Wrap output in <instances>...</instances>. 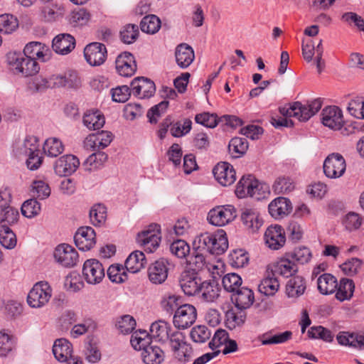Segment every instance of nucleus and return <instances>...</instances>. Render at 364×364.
Masks as SVG:
<instances>
[{"instance_id": "nucleus-1", "label": "nucleus", "mask_w": 364, "mask_h": 364, "mask_svg": "<svg viewBox=\"0 0 364 364\" xmlns=\"http://www.w3.org/2000/svg\"><path fill=\"white\" fill-rule=\"evenodd\" d=\"M322 102L319 99H316L306 104L300 102H294L289 106L279 108V112L286 118L276 119L272 118V124L275 127H291L294 125L291 119L287 117H296L299 122H307L311 117L316 114L321 108Z\"/></svg>"}, {"instance_id": "nucleus-2", "label": "nucleus", "mask_w": 364, "mask_h": 364, "mask_svg": "<svg viewBox=\"0 0 364 364\" xmlns=\"http://www.w3.org/2000/svg\"><path fill=\"white\" fill-rule=\"evenodd\" d=\"M196 239L199 247L213 255H221L228 247V237L223 230H218L214 234L202 233Z\"/></svg>"}, {"instance_id": "nucleus-3", "label": "nucleus", "mask_w": 364, "mask_h": 364, "mask_svg": "<svg viewBox=\"0 0 364 364\" xmlns=\"http://www.w3.org/2000/svg\"><path fill=\"white\" fill-rule=\"evenodd\" d=\"M7 61L15 74L23 77L32 76L39 72L40 67L36 60L18 53H9Z\"/></svg>"}, {"instance_id": "nucleus-4", "label": "nucleus", "mask_w": 364, "mask_h": 364, "mask_svg": "<svg viewBox=\"0 0 364 364\" xmlns=\"http://www.w3.org/2000/svg\"><path fill=\"white\" fill-rule=\"evenodd\" d=\"M52 289L46 282L36 283L29 291L27 301L33 308H41L45 306L50 300Z\"/></svg>"}, {"instance_id": "nucleus-5", "label": "nucleus", "mask_w": 364, "mask_h": 364, "mask_svg": "<svg viewBox=\"0 0 364 364\" xmlns=\"http://www.w3.org/2000/svg\"><path fill=\"white\" fill-rule=\"evenodd\" d=\"M236 210L230 205L217 206L208 214V220L215 226H224L236 218Z\"/></svg>"}, {"instance_id": "nucleus-6", "label": "nucleus", "mask_w": 364, "mask_h": 364, "mask_svg": "<svg viewBox=\"0 0 364 364\" xmlns=\"http://www.w3.org/2000/svg\"><path fill=\"white\" fill-rule=\"evenodd\" d=\"M323 168V172L328 178H340L346 169V160L341 154L332 153L326 158Z\"/></svg>"}, {"instance_id": "nucleus-7", "label": "nucleus", "mask_w": 364, "mask_h": 364, "mask_svg": "<svg viewBox=\"0 0 364 364\" xmlns=\"http://www.w3.org/2000/svg\"><path fill=\"white\" fill-rule=\"evenodd\" d=\"M197 311L191 304L181 305L176 311L173 322L177 328L185 329L191 326L196 320Z\"/></svg>"}, {"instance_id": "nucleus-8", "label": "nucleus", "mask_w": 364, "mask_h": 364, "mask_svg": "<svg viewBox=\"0 0 364 364\" xmlns=\"http://www.w3.org/2000/svg\"><path fill=\"white\" fill-rule=\"evenodd\" d=\"M82 275L88 284H97L104 278L105 269L98 260L90 259L83 264Z\"/></svg>"}, {"instance_id": "nucleus-9", "label": "nucleus", "mask_w": 364, "mask_h": 364, "mask_svg": "<svg viewBox=\"0 0 364 364\" xmlns=\"http://www.w3.org/2000/svg\"><path fill=\"white\" fill-rule=\"evenodd\" d=\"M107 53L105 46L98 42L91 43L84 49L85 60L92 66L103 64L107 58Z\"/></svg>"}, {"instance_id": "nucleus-10", "label": "nucleus", "mask_w": 364, "mask_h": 364, "mask_svg": "<svg viewBox=\"0 0 364 364\" xmlns=\"http://www.w3.org/2000/svg\"><path fill=\"white\" fill-rule=\"evenodd\" d=\"M201 282L202 279L198 274L191 270L182 272L179 278L180 287L188 296H196L198 294Z\"/></svg>"}, {"instance_id": "nucleus-11", "label": "nucleus", "mask_w": 364, "mask_h": 364, "mask_svg": "<svg viewBox=\"0 0 364 364\" xmlns=\"http://www.w3.org/2000/svg\"><path fill=\"white\" fill-rule=\"evenodd\" d=\"M77 247L82 251H87L96 243V233L90 226L81 227L77 229L74 236Z\"/></svg>"}, {"instance_id": "nucleus-12", "label": "nucleus", "mask_w": 364, "mask_h": 364, "mask_svg": "<svg viewBox=\"0 0 364 364\" xmlns=\"http://www.w3.org/2000/svg\"><path fill=\"white\" fill-rule=\"evenodd\" d=\"M54 257L58 262L66 267H74L78 262V253L72 246L59 245L54 251Z\"/></svg>"}, {"instance_id": "nucleus-13", "label": "nucleus", "mask_w": 364, "mask_h": 364, "mask_svg": "<svg viewBox=\"0 0 364 364\" xmlns=\"http://www.w3.org/2000/svg\"><path fill=\"white\" fill-rule=\"evenodd\" d=\"M153 225L137 235V242L144 246V250L149 253L154 252L159 246L161 241L160 232L158 229H153Z\"/></svg>"}, {"instance_id": "nucleus-14", "label": "nucleus", "mask_w": 364, "mask_h": 364, "mask_svg": "<svg viewBox=\"0 0 364 364\" xmlns=\"http://www.w3.org/2000/svg\"><path fill=\"white\" fill-rule=\"evenodd\" d=\"M321 122L331 129L338 130L344 123L341 109L336 106L325 107L321 112Z\"/></svg>"}, {"instance_id": "nucleus-15", "label": "nucleus", "mask_w": 364, "mask_h": 364, "mask_svg": "<svg viewBox=\"0 0 364 364\" xmlns=\"http://www.w3.org/2000/svg\"><path fill=\"white\" fill-rule=\"evenodd\" d=\"M169 263L164 259L155 261L148 268V277L149 281L154 284L164 283L168 274Z\"/></svg>"}, {"instance_id": "nucleus-16", "label": "nucleus", "mask_w": 364, "mask_h": 364, "mask_svg": "<svg viewBox=\"0 0 364 364\" xmlns=\"http://www.w3.org/2000/svg\"><path fill=\"white\" fill-rule=\"evenodd\" d=\"M213 173L215 179L223 186L234 183L236 173L233 166L228 162H220L213 168Z\"/></svg>"}, {"instance_id": "nucleus-17", "label": "nucleus", "mask_w": 364, "mask_h": 364, "mask_svg": "<svg viewBox=\"0 0 364 364\" xmlns=\"http://www.w3.org/2000/svg\"><path fill=\"white\" fill-rule=\"evenodd\" d=\"M80 165L79 159L74 155L67 154L60 157L55 163L54 170L60 176H70Z\"/></svg>"}, {"instance_id": "nucleus-18", "label": "nucleus", "mask_w": 364, "mask_h": 364, "mask_svg": "<svg viewBox=\"0 0 364 364\" xmlns=\"http://www.w3.org/2000/svg\"><path fill=\"white\" fill-rule=\"evenodd\" d=\"M265 243L272 250H279L286 242L285 232L279 225L269 226L264 233Z\"/></svg>"}, {"instance_id": "nucleus-19", "label": "nucleus", "mask_w": 364, "mask_h": 364, "mask_svg": "<svg viewBox=\"0 0 364 364\" xmlns=\"http://www.w3.org/2000/svg\"><path fill=\"white\" fill-rule=\"evenodd\" d=\"M131 86L133 95L141 99L149 98L156 91L154 82L144 77L134 78Z\"/></svg>"}, {"instance_id": "nucleus-20", "label": "nucleus", "mask_w": 364, "mask_h": 364, "mask_svg": "<svg viewBox=\"0 0 364 364\" xmlns=\"http://www.w3.org/2000/svg\"><path fill=\"white\" fill-rule=\"evenodd\" d=\"M116 70L124 77H131L136 70V63L134 55L129 52L119 54L116 60Z\"/></svg>"}, {"instance_id": "nucleus-21", "label": "nucleus", "mask_w": 364, "mask_h": 364, "mask_svg": "<svg viewBox=\"0 0 364 364\" xmlns=\"http://www.w3.org/2000/svg\"><path fill=\"white\" fill-rule=\"evenodd\" d=\"M23 55L34 60L38 59L43 62L50 60L51 53L49 48L38 41L27 43L23 49Z\"/></svg>"}, {"instance_id": "nucleus-22", "label": "nucleus", "mask_w": 364, "mask_h": 364, "mask_svg": "<svg viewBox=\"0 0 364 364\" xmlns=\"http://www.w3.org/2000/svg\"><path fill=\"white\" fill-rule=\"evenodd\" d=\"M220 291L219 285L215 280H202L198 294L196 296L205 302H213L219 297Z\"/></svg>"}, {"instance_id": "nucleus-23", "label": "nucleus", "mask_w": 364, "mask_h": 364, "mask_svg": "<svg viewBox=\"0 0 364 364\" xmlns=\"http://www.w3.org/2000/svg\"><path fill=\"white\" fill-rule=\"evenodd\" d=\"M206 252L204 248H202L200 246L199 247L197 239L196 238L193 243V252L188 255L189 256L186 259L187 264L191 269H190L191 271L196 272L203 269L206 264L205 256Z\"/></svg>"}, {"instance_id": "nucleus-24", "label": "nucleus", "mask_w": 364, "mask_h": 364, "mask_svg": "<svg viewBox=\"0 0 364 364\" xmlns=\"http://www.w3.org/2000/svg\"><path fill=\"white\" fill-rule=\"evenodd\" d=\"M292 209L291 201L284 197H278L268 206L269 213L275 219L283 218L289 215Z\"/></svg>"}, {"instance_id": "nucleus-25", "label": "nucleus", "mask_w": 364, "mask_h": 364, "mask_svg": "<svg viewBox=\"0 0 364 364\" xmlns=\"http://www.w3.org/2000/svg\"><path fill=\"white\" fill-rule=\"evenodd\" d=\"M306 289V282L301 276H295L289 279L285 287V294L289 299L296 300L302 296Z\"/></svg>"}, {"instance_id": "nucleus-26", "label": "nucleus", "mask_w": 364, "mask_h": 364, "mask_svg": "<svg viewBox=\"0 0 364 364\" xmlns=\"http://www.w3.org/2000/svg\"><path fill=\"white\" fill-rule=\"evenodd\" d=\"M75 47V40L68 33H61L53 40L52 48L53 50L61 55L70 53Z\"/></svg>"}, {"instance_id": "nucleus-27", "label": "nucleus", "mask_w": 364, "mask_h": 364, "mask_svg": "<svg viewBox=\"0 0 364 364\" xmlns=\"http://www.w3.org/2000/svg\"><path fill=\"white\" fill-rule=\"evenodd\" d=\"M56 87H67L69 89H78L81 85V80L77 71L69 70L63 74L54 75Z\"/></svg>"}, {"instance_id": "nucleus-28", "label": "nucleus", "mask_w": 364, "mask_h": 364, "mask_svg": "<svg viewBox=\"0 0 364 364\" xmlns=\"http://www.w3.org/2000/svg\"><path fill=\"white\" fill-rule=\"evenodd\" d=\"M241 220L245 228L252 233L256 232L262 225L259 213L252 208L242 209Z\"/></svg>"}, {"instance_id": "nucleus-29", "label": "nucleus", "mask_w": 364, "mask_h": 364, "mask_svg": "<svg viewBox=\"0 0 364 364\" xmlns=\"http://www.w3.org/2000/svg\"><path fill=\"white\" fill-rule=\"evenodd\" d=\"M175 57L177 65L182 69L187 68L195 59V54L192 47L186 43L177 46L175 50Z\"/></svg>"}, {"instance_id": "nucleus-30", "label": "nucleus", "mask_w": 364, "mask_h": 364, "mask_svg": "<svg viewBox=\"0 0 364 364\" xmlns=\"http://www.w3.org/2000/svg\"><path fill=\"white\" fill-rule=\"evenodd\" d=\"M254 299L253 291L245 287H242L231 296L232 301L240 310L249 308L253 304Z\"/></svg>"}, {"instance_id": "nucleus-31", "label": "nucleus", "mask_w": 364, "mask_h": 364, "mask_svg": "<svg viewBox=\"0 0 364 364\" xmlns=\"http://www.w3.org/2000/svg\"><path fill=\"white\" fill-rule=\"evenodd\" d=\"M338 343L359 350L364 349V336L346 331L339 332L336 336Z\"/></svg>"}, {"instance_id": "nucleus-32", "label": "nucleus", "mask_w": 364, "mask_h": 364, "mask_svg": "<svg viewBox=\"0 0 364 364\" xmlns=\"http://www.w3.org/2000/svg\"><path fill=\"white\" fill-rule=\"evenodd\" d=\"M72 344L65 338L57 339L53 346V353L60 362H65L72 357Z\"/></svg>"}, {"instance_id": "nucleus-33", "label": "nucleus", "mask_w": 364, "mask_h": 364, "mask_svg": "<svg viewBox=\"0 0 364 364\" xmlns=\"http://www.w3.org/2000/svg\"><path fill=\"white\" fill-rule=\"evenodd\" d=\"M257 180H256L252 175L247 176H244L241 178L237 184L235 189V194L238 198H242L249 195L255 193V188H257Z\"/></svg>"}, {"instance_id": "nucleus-34", "label": "nucleus", "mask_w": 364, "mask_h": 364, "mask_svg": "<svg viewBox=\"0 0 364 364\" xmlns=\"http://www.w3.org/2000/svg\"><path fill=\"white\" fill-rule=\"evenodd\" d=\"M279 283L273 272H267L266 276L260 282L258 290L265 296H273L278 291Z\"/></svg>"}, {"instance_id": "nucleus-35", "label": "nucleus", "mask_w": 364, "mask_h": 364, "mask_svg": "<svg viewBox=\"0 0 364 364\" xmlns=\"http://www.w3.org/2000/svg\"><path fill=\"white\" fill-rule=\"evenodd\" d=\"M141 356L145 364H161L164 360V351L152 343L144 348Z\"/></svg>"}, {"instance_id": "nucleus-36", "label": "nucleus", "mask_w": 364, "mask_h": 364, "mask_svg": "<svg viewBox=\"0 0 364 364\" xmlns=\"http://www.w3.org/2000/svg\"><path fill=\"white\" fill-rule=\"evenodd\" d=\"M146 263L145 255L141 251L132 252L125 261V267L127 271L132 273L139 272L144 267Z\"/></svg>"}, {"instance_id": "nucleus-37", "label": "nucleus", "mask_w": 364, "mask_h": 364, "mask_svg": "<svg viewBox=\"0 0 364 364\" xmlns=\"http://www.w3.org/2000/svg\"><path fill=\"white\" fill-rule=\"evenodd\" d=\"M82 122L90 130H97L104 126L105 119L104 115L99 110H92L85 113Z\"/></svg>"}, {"instance_id": "nucleus-38", "label": "nucleus", "mask_w": 364, "mask_h": 364, "mask_svg": "<svg viewBox=\"0 0 364 364\" xmlns=\"http://www.w3.org/2000/svg\"><path fill=\"white\" fill-rule=\"evenodd\" d=\"M317 284L319 292L324 295L334 293L338 287L336 278L328 273L323 274L318 278Z\"/></svg>"}, {"instance_id": "nucleus-39", "label": "nucleus", "mask_w": 364, "mask_h": 364, "mask_svg": "<svg viewBox=\"0 0 364 364\" xmlns=\"http://www.w3.org/2000/svg\"><path fill=\"white\" fill-rule=\"evenodd\" d=\"M354 289L353 281L348 278H343L340 280L339 284L338 283L336 298L340 301L349 300L353 295Z\"/></svg>"}, {"instance_id": "nucleus-40", "label": "nucleus", "mask_w": 364, "mask_h": 364, "mask_svg": "<svg viewBox=\"0 0 364 364\" xmlns=\"http://www.w3.org/2000/svg\"><path fill=\"white\" fill-rule=\"evenodd\" d=\"M171 330L168 323L163 321H156L150 327V336L159 341H165L168 340Z\"/></svg>"}, {"instance_id": "nucleus-41", "label": "nucleus", "mask_w": 364, "mask_h": 364, "mask_svg": "<svg viewBox=\"0 0 364 364\" xmlns=\"http://www.w3.org/2000/svg\"><path fill=\"white\" fill-rule=\"evenodd\" d=\"M107 160V155L102 151H97L88 156L83 163L85 169L87 171H93L101 168Z\"/></svg>"}, {"instance_id": "nucleus-42", "label": "nucleus", "mask_w": 364, "mask_h": 364, "mask_svg": "<svg viewBox=\"0 0 364 364\" xmlns=\"http://www.w3.org/2000/svg\"><path fill=\"white\" fill-rule=\"evenodd\" d=\"M39 144L38 139L34 136H27L23 144L16 149V155L20 156H26L28 154H33L38 151Z\"/></svg>"}, {"instance_id": "nucleus-43", "label": "nucleus", "mask_w": 364, "mask_h": 364, "mask_svg": "<svg viewBox=\"0 0 364 364\" xmlns=\"http://www.w3.org/2000/svg\"><path fill=\"white\" fill-rule=\"evenodd\" d=\"M248 146L249 144L246 139L234 137L229 142V153L232 157L239 158L246 153Z\"/></svg>"}, {"instance_id": "nucleus-44", "label": "nucleus", "mask_w": 364, "mask_h": 364, "mask_svg": "<svg viewBox=\"0 0 364 364\" xmlns=\"http://www.w3.org/2000/svg\"><path fill=\"white\" fill-rule=\"evenodd\" d=\"M298 271L297 265L289 257L282 259L277 262L275 272L284 277H289L296 273Z\"/></svg>"}, {"instance_id": "nucleus-45", "label": "nucleus", "mask_w": 364, "mask_h": 364, "mask_svg": "<svg viewBox=\"0 0 364 364\" xmlns=\"http://www.w3.org/2000/svg\"><path fill=\"white\" fill-rule=\"evenodd\" d=\"M43 149L48 156L57 157L63 152L64 146L60 140L53 137L46 140Z\"/></svg>"}, {"instance_id": "nucleus-46", "label": "nucleus", "mask_w": 364, "mask_h": 364, "mask_svg": "<svg viewBox=\"0 0 364 364\" xmlns=\"http://www.w3.org/2000/svg\"><path fill=\"white\" fill-rule=\"evenodd\" d=\"M242 278L236 273L227 274L222 279V284L224 289L232 293V294L242 287Z\"/></svg>"}, {"instance_id": "nucleus-47", "label": "nucleus", "mask_w": 364, "mask_h": 364, "mask_svg": "<svg viewBox=\"0 0 364 364\" xmlns=\"http://www.w3.org/2000/svg\"><path fill=\"white\" fill-rule=\"evenodd\" d=\"M287 257L291 258L294 262L304 264L310 262L312 253L309 248L300 246L296 247L291 252L287 254Z\"/></svg>"}, {"instance_id": "nucleus-48", "label": "nucleus", "mask_w": 364, "mask_h": 364, "mask_svg": "<svg viewBox=\"0 0 364 364\" xmlns=\"http://www.w3.org/2000/svg\"><path fill=\"white\" fill-rule=\"evenodd\" d=\"M130 342L135 350L142 351L152 343L151 342V338L146 331L134 332L132 335Z\"/></svg>"}, {"instance_id": "nucleus-49", "label": "nucleus", "mask_w": 364, "mask_h": 364, "mask_svg": "<svg viewBox=\"0 0 364 364\" xmlns=\"http://www.w3.org/2000/svg\"><path fill=\"white\" fill-rule=\"evenodd\" d=\"M90 221L95 226L102 225L107 218V208L102 204L94 205L90 210Z\"/></svg>"}, {"instance_id": "nucleus-50", "label": "nucleus", "mask_w": 364, "mask_h": 364, "mask_svg": "<svg viewBox=\"0 0 364 364\" xmlns=\"http://www.w3.org/2000/svg\"><path fill=\"white\" fill-rule=\"evenodd\" d=\"M0 243L6 249H13L16 245V237L7 225L0 226Z\"/></svg>"}, {"instance_id": "nucleus-51", "label": "nucleus", "mask_w": 364, "mask_h": 364, "mask_svg": "<svg viewBox=\"0 0 364 364\" xmlns=\"http://www.w3.org/2000/svg\"><path fill=\"white\" fill-rule=\"evenodd\" d=\"M141 30L146 33H156L161 27V21L156 15L144 16L140 23Z\"/></svg>"}, {"instance_id": "nucleus-52", "label": "nucleus", "mask_w": 364, "mask_h": 364, "mask_svg": "<svg viewBox=\"0 0 364 364\" xmlns=\"http://www.w3.org/2000/svg\"><path fill=\"white\" fill-rule=\"evenodd\" d=\"M228 327L230 329L235 328L245 323L246 315L242 310H228L225 314Z\"/></svg>"}, {"instance_id": "nucleus-53", "label": "nucleus", "mask_w": 364, "mask_h": 364, "mask_svg": "<svg viewBox=\"0 0 364 364\" xmlns=\"http://www.w3.org/2000/svg\"><path fill=\"white\" fill-rule=\"evenodd\" d=\"M295 188L292 179L289 177H279L272 186V189L276 194H286L291 192Z\"/></svg>"}, {"instance_id": "nucleus-54", "label": "nucleus", "mask_w": 364, "mask_h": 364, "mask_svg": "<svg viewBox=\"0 0 364 364\" xmlns=\"http://www.w3.org/2000/svg\"><path fill=\"white\" fill-rule=\"evenodd\" d=\"M18 27V19L11 14L0 15V33L10 34Z\"/></svg>"}, {"instance_id": "nucleus-55", "label": "nucleus", "mask_w": 364, "mask_h": 364, "mask_svg": "<svg viewBox=\"0 0 364 364\" xmlns=\"http://www.w3.org/2000/svg\"><path fill=\"white\" fill-rule=\"evenodd\" d=\"M139 28L135 24H127L120 31V38L124 43L132 44L139 36Z\"/></svg>"}, {"instance_id": "nucleus-56", "label": "nucleus", "mask_w": 364, "mask_h": 364, "mask_svg": "<svg viewBox=\"0 0 364 364\" xmlns=\"http://www.w3.org/2000/svg\"><path fill=\"white\" fill-rule=\"evenodd\" d=\"M211 331L205 325H198L191 329L190 336L195 343H203L211 336Z\"/></svg>"}, {"instance_id": "nucleus-57", "label": "nucleus", "mask_w": 364, "mask_h": 364, "mask_svg": "<svg viewBox=\"0 0 364 364\" xmlns=\"http://www.w3.org/2000/svg\"><path fill=\"white\" fill-rule=\"evenodd\" d=\"M18 218L19 213L13 206L0 210V226L1 225H12L18 222Z\"/></svg>"}, {"instance_id": "nucleus-58", "label": "nucleus", "mask_w": 364, "mask_h": 364, "mask_svg": "<svg viewBox=\"0 0 364 364\" xmlns=\"http://www.w3.org/2000/svg\"><path fill=\"white\" fill-rule=\"evenodd\" d=\"M308 336L311 338H319L328 343L333 340L331 331L322 326L311 327L308 331Z\"/></svg>"}, {"instance_id": "nucleus-59", "label": "nucleus", "mask_w": 364, "mask_h": 364, "mask_svg": "<svg viewBox=\"0 0 364 364\" xmlns=\"http://www.w3.org/2000/svg\"><path fill=\"white\" fill-rule=\"evenodd\" d=\"M171 252L178 258H186L190 254V246L183 240L173 241L170 245Z\"/></svg>"}, {"instance_id": "nucleus-60", "label": "nucleus", "mask_w": 364, "mask_h": 364, "mask_svg": "<svg viewBox=\"0 0 364 364\" xmlns=\"http://www.w3.org/2000/svg\"><path fill=\"white\" fill-rule=\"evenodd\" d=\"M168 106V102L164 100L154 105L147 112L146 117L151 124H156L159 119L165 113Z\"/></svg>"}, {"instance_id": "nucleus-61", "label": "nucleus", "mask_w": 364, "mask_h": 364, "mask_svg": "<svg viewBox=\"0 0 364 364\" xmlns=\"http://www.w3.org/2000/svg\"><path fill=\"white\" fill-rule=\"evenodd\" d=\"M109 279L115 283H122L127 279V274L124 267L119 264L109 266L107 269Z\"/></svg>"}, {"instance_id": "nucleus-62", "label": "nucleus", "mask_w": 364, "mask_h": 364, "mask_svg": "<svg viewBox=\"0 0 364 364\" xmlns=\"http://www.w3.org/2000/svg\"><path fill=\"white\" fill-rule=\"evenodd\" d=\"M31 192L34 198L44 200L50 195V188L46 182L35 181L32 185Z\"/></svg>"}, {"instance_id": "nucleus-63", "label": "nucleus", "mask_w": 364, "mask_h": 364, "mask_svg": "<svg viewBox=\"0 0 364 364\" xmlns=\"http://www.w3.org/2000/svg\"><path fill=\"white\" fill-rule=\"evenodd\" d=\"M41 205L36 199L25 201L21 206V213L23 216L31 218L39 214Z\"/></svg>"}, {"instance_id": "nucleus-64", "label": "nucleus", "mask_w": 364, "mask_h": 364, "mask_svg": "<svg viewBox=\"0 0 364 364\" xmlns=\"http://www.w3.org/2000/svg\"><path fill=\"white\" fill-rule=\"evenodd\" d=\"M90 18V14L84 9L74 11L70 16V23L75 27L85 25Z\"/></svg>"}]
</instances>
